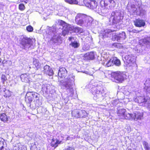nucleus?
Masks as SVG:
<instances>
[{"label": "nucleus", "instance_id": "15", "mask_svg": "<svg viewBox=\"0 0 150 150\" xmlns=\"http://www.w3.org/2000/svg\"><path fill=\"white\" fill-rule=\"evenodd\" d=\"M125 58L128 64L134 63L135 62L136 57L133 54H129L127 55L125 57Z\"/></svg>", "mask_w": 150, "mask_h": 150}, {"label": "nucleus", "instance_id": "19", "mask_svg": "<svg viewBox=\"0 0 150 150\" xmlns=\"http://www.w3.org/2000/svg\"><path fill=\"white\" fill-rule=\"evenodd\" d=\"M67 71L65 68L62 67L58 70V75L59 76L63 78L67 75Z\"/></svg>", "mask_w": 150, "mask_h": 150}, {"label": "nucleus", "instance_id": "20", "mask_svg": "<svg viewBox=\"0 0 150 150\" xmlns=\"http://www.w3.org/2000/svg\"><path fill=\"white\" fill-rule=\"evenodd\" d=\"M44 72L49 76H51L54 74V72L52 69L49 66L46 65L44 67Z\"/></svg>", "mask_w": 150, "mask_h": 150}, {"label": "nucleus", "instance_id": "7", "mask_svg": "<svg viewBox=\"0 0 150 150\" xmlns=\"http://www.w3.org/2000/svg\"><path fill=\"white\" fill-rule=\"evenodd\" d=\"M47 37L49 38H51L50 41L52 43L59 42L61 41V37L56 32V29L54 28H50L47 31Z\"/></svg>", "mask_w": 150, "mask_h": 150}, {"label": "nucleus", "instance_id": "35", "mask_svg": "<svg viewBox=\"0 0 150 150\" xmlns=\"http://www.w3.org/2000/svg\"><path fill=\"white\" fill-rule=\"evenodd\" d=\"M92 0H84L83 3L85 6L90 8V6L91 5V3Z\"/></svg>", "mask_w": 150, "mask_h": 150}, {"label": "nucleus", "instance_id": "28", "mask_svg": "<svg viewBox=\"0 0 150 150\" xmlns=\"http://www.w3.org/2000/svg\"><path fill=\"white\" fill-rule=\"evenodd\" d=\"M71 114L72 116L77 118L81 117L80 110L76 109L73 110Z\"/></svg>", "mask_w": 150, "mask_h": 150}, {"label": "nucleus", "instance_id": "48", "mask_svg": "<svg viewBox=\"0 0 150 150\" xmlns=\"http://www.w3.org/2000/svg\"><path fill=\"white\" fill-rule=\"evenodd\" d=\"M3 142L0 141V150H4L3 146Z\"/></svg>", "mask_w": 150, "mask_h": 150}, {"label": "nucleus", "instance_id": "21", "mask_svg": "<svg viewBox=\"0 0 150 150\" xmlns=\"http://www.w3.org/2000/svg\"><path fill=\"white\" fill-rule=\"evenodd\" d=\"M135 25L137 27H141L144 26L145 25L144 21L139 19H136L134 22Z\"/></svg>", "mask_w": 150, "mask_h": 150}, {"label": "nucleus", "instance_id": "33", "mask_svg": "<svg viewBox=\"0 0 150 150\" xmlns=\"http://www.w3.org/2000/svg\"><path fill=\"white\" fill-rule=\"evenodd\" d=\"M0 119L4 122L8 121V118L5 114L3 113L1 114L0 116Z\"/></svg>", "mask_w": 150, "mask_h": 150}, {"label": "nucleus", "instance_id": "6", "mask_svg": "<svg viewBox=\"0 0 150 150\" xmlns=\"http://www.w3.org/2000/svg\"><path fill=\"white\" fill-rule=\"evenodd\" d=\"M21 47L23 49L28 51L33 48V41L30 38L25 35L22 36L20 39Z\"/></svg>", "mask_w": 150, "mask_h": 150}, {"label": "nucleus", "instance_id": "38", "mask_svg": "<svg viewBox=\"0 0 150 150\" xmlns=\"http://www.w3.org/2000/svg\"><path fill=\"white\" fill-rule=\"evenodd\" d=\"M80 115H81L80 117H85L87 116V113L85 110H80Z\"/></svg>", "mask_w": 150, "mask_h": 150}, {"label": "nucleus", "instance_id": "49", "mask_svg": "<svg viewBox=\"0 0 150 150\" xmlns=\"http://www.w3.org/2000/svg\"><path fill=\"white\" fill-rule=\"evenodd\" d=\"M113 46L118 48H120L121 47V45L119 44H115L113 45Z\"/></svg>", "mask_w": 150, "mask_h": 150}, {"label": "nucleus", "instance_id": "44", "mask_svg": "<svg viewBox=\"0 0 150 150\" xmlns=\"http://www.w3.org/2000/svg\"><path fill=\"white\" fill-rule=\"evenodd\" d=\"M35 103L36 106L37 107L41 105L42 104L41 101L39 100V98L37 99L35 101Z\"/></svg>", "mask_w": 150, "mask_h": 150}, {"label": "nucleus", "instance_id": "3", "mask_svg": "<svg viewBox=\"0 0 150 150\" xmlns=\"http://www.w3.org/2000/svg\"><path fill=\"white\" fill-rule=\"evenodd\" d=\"M74 78V75L70 74L64 81L60 82V86L66 89L68 95L71 97L73 96L74 94L73 87L75 85Z\"/></svg>", "mask_w": 150, "mask_h": 150}, {"label": "nucleus", "instance_id": "40", "mask_svg": "<svg viewBox=\"0 0 150 150\" xmlns=\"http://www.w3.org/2000/svg\"><path fill=\"white\" fill-rule=\"evenodd\" d=\"M147 101L145 103V105L144 106L147 107L148 108L150 109V98L149 97L148 98L146 99Z\"/></svg>", "mask_w": 150, "mask_h": 150}, {"label": "nucleus", "instance_id": "1", "mask_svg": "<svg viewBox=\"0 0 150 150\" xmlns=\"http://www.w3.org/2000/svg\"><path fill=\"white\" fill-rule=\"evenodd\" d=\"M86 88L90 89L93 95V99L97 101H101L103 99L102 93L105 92V88L102 85H98V83L91 81L86 86Z\"/></svg>", "mask_w": 150, "mask_h": 150}, {"label": "nucleus", "instance_id": "11", "mask_svg": "<svg viewBox=\"0 0 150 150\" xmlns=\"http://www.w3.org/2000/svg\"><path fill=\"white\" fill-rule=\"evenodd\" d=\"M100 3L102 5H103L104 7H106L108 8L112 9L115 5V2L113 0H101Z\"/></svg>", "mask_w": 150, "mask_h": 150}, {"label": "nucleus", "instance_id": "8", "mask_svg": "<svg viewBox=\"0 0 150 150\" xmlns=\"http://www.w3.org/2000/svg\"><path fill=\"white\" fill-rule=\"evenodd\" d=\"M60 24L63 27L62 34L64 36L69 33H71V32H78L79 31V28H74L72 25L67 24L62 21H61Z\"/></svg>", "mask_w": 150, "mask_h": 150}, {"label": "nucleus", "instance_id": "16", "mask_svg": "<svg viewBox=\"0 0 150 150\" xmlns=\"http://www.w3.org/2000/svg\"><path fill=\"white\" fill-rule=\"evenodd\" d=\"M106 8V7H104L103 5H101L100 4V6L97 5L94 11L100 14V13H104L106 12V10H107Z\"/></svg>", "mask_w": 150, "mask_h": 150}, {"label": "nucleus", "instance_id": "43", "mask_svg": "<svg viewBox=\"0 0 150 150\" xmlns=\"http://www.w3.org/2000/svg\"><path fill=\"white\" fill-rule=\"evenodd\" d=\"M89 48L90 47L89 45L86 44L83 46L82 48V50H83V51H86L88 50Z\"/></svg>", "mask_w": 150, "mask_h": 150}, {"label": "nucleus", "instance_id": "37", "mask_svg": "<svg viewBox=\"0 0 150 150\" xmlns=\"http://www.w3.org/2000/svg\"><path fill=\"white\" fill-rule=\"evenodd\" d=\"M65 1L70 4H77L78 1L77 0H64Z\"/></svg>", "mask_w": 150, "mask_h": 150}, {"label": "nucleus", "instance_id": "5", "mask_svg": "<svg viewBox=\"0 0 150 150\" xmlns=\"http://www.w3.org/2000/svg\"><path fill=\"white\" fill-rule=\"evenodd\" d=\"M76 23L80 25L88 27L91 25L93 19L89 16L83 13H78L75 17Z\"/></svg>", "mask_w": 150, "mask_h": 150}, {"label": "nucleus", "instance_id": "54", "mask_svg": "<svg viewBox=\"0 0 150 150\" xmlns=\"http://www.w3.org/2000/svg\"><path fill=\"white\" fill-rule=\"evenodd\" d=\"M2 86H3V85H2V86H1V85H0V89H2V90H1L2 91H3L2 88H3L2 87Z\"/></svg>", "mask_w": 150, "mask_h": 150}, {"label": "nucleus", "instance_id": "29", "mask_svg": "<svg viewBox=\"0 0 150 150\" xmlns=\"http://www.w3.org/2000/svg\"><path fill=\"white\" fill-rule=\"evenodd\" d=\"M145 87L147 92L150 93V79H147L145 83Z\"/></svg>", "mask_w": 150, "mask_h": 150}, {"label": "nucleus", "instance_id": "13", "mask_svg": "<svg viewBox=\"0 0 150 150\" xmlns=\"http://www.w3.org/2000/svg\"><path fill=\"white\" fill-rule=\"evenodd\" d=\"M126 38V35L125 33L124 32H121L117 35H113L112 39L113 40H116L118 42H120L121 40L125 39Z\"/></svg>", "mask_w": 150, "mask_h": 150}, {"label": "nucleus", "instance_id": "17", "mask_svg": "<svg viewBox=\"0 0 150 150\" xmlns=\"http://www.w3.org/2000/svg\"><path fill=\"white\" fill-rule=\"evenodd\" d=\"M131 119L134 120H137L138 119H141L143 117L142 114L139 112H136L133 114H130Z\"/></svg>", "mask_w": 150, "mask_h": 150}, {"label": "nucleus", "instance_id": "41", "mask_svg": "<svg viewBox=\"0 0 150 150\" xmlns=\"http://www.w3.org/2000/svg\"><path fill=\"white\" fill-rule=\"evenodd\" d=\"M42 90L43 93H47L48 92V87L46 85H43L42 87Z\"/></svg>", "mask_w": 150, "mask_h": 150}, {"label": "nucleus", "instance_id": "2", "mask_svg": "<svg viewBox=\"0 0 150 150\" xmlns=\"http://www.w3.org/2000/svg\"><path fill=\"white\" fill-rule=\"evenodd\" d=\"M142 4L140 1L130 0L127 5V8L131 14L142 16L145 13V11L142 7Z\"/></svg>", "mask_w": 150, "mask_h": 150}, {"label": "nucleus", "instance_id": "36", "mask_svg": "<svg viewBox=\"0 0 150 150\" xmlns=\"http://www.w3.org/2000/svg\"><path fill=\"white\" fill-rule=\"evenodd\" d=\"M143 145L145 150H150V147L147 142L145 141L143 142Z\"/></svg>", "mask_w": 150, "mask_h": 150}, {"label": "nucleus", "instance_id": "42", "mask_svg": "<svg viewBox=\"0 0 150 150\" xmlns=\"http://www.w3.org/2000/svg\"><path fill=\"white\" fill-rule=\"evenodd\" d=\"M1 82L2 83L3 85H4V82L7 80V78L6 76L4 74H2L1 76Z\"/></svg>", "mask_w": 150, "mask_h": 150}, {"label": "nucleus", "instance_id": "10", "mask_svg": "<svg viewBox=\"0 0 150 150\" xmlns=\"http://www.w3.org/2000/svg\"><path fill=\"white\" fill-rule=\"evenodd\" d=\"M117 114L120 119H130L131 118L130 114L126 112L125 109L124 108L118 110Z\"/></svg>", "mask_w": 150, "mask_h": 150}, {"label": "nucleus", "instance_id": "32", "mask_svg": "<svg viewBox=\"0 0 150 150\" xmlns=\"http://www.w3.org/2000/svg\"><path fill=\"white\" fill-rule=\"evenodd\" d=\"M33 64L37 69H39L41 67V64L38 60H34L33 61Z\"/></svg>", "mask_w": 150, "mask_h": 150}, {"label": "nucleus", "instance_id": "4", "mask_svg": "<svg viewBox=\"0 0 150 150\" xmlns=\"http://www.w3.org/2000/svg\"><path fill=\"white\" fill-rule=\"evenodd\" d=\"M123 18V14L120 10L113 11L108 18V24L110 25H116L120 23Z\"/></svg>", "mask_w": 150, "mask_h": 150}, {"label": "nucleus", "instance_id": "14", "mask_svg": "<svg viewBox=\"0 0 150 150\" xmlns=\"http://www.w3.org/2000/svg\"><path fill=\"white\" fill-rule=\"evenodd\" d=\"M149 97H145L144 96H137L134 99V101L140 104L141 105L144 106L145 103L147 101L146 99Z\"/></svg>", "mask_w": 150, "mask_h": 150}, {"label": "nucleus", "instance_id": "47", "mask_svg": "<svg viewBox=\"0 0 150 150\" xmlns=\"http://www.w3.org/2000/svg\"><path fill=\"white\" fill-rule=\"evenodd\" d=\"M19 8L20 10H23L25 8V6L23 4H21L19 5Z\"/></svg>", "mask_w": 150, "mask_h": 150}, {"label": "nucleus", "instance_id": "46", "mask_svg": "<svg viewBox=\"0 0 150 150\" xmlns=\"http://www.w3.org/2000/svg\"><path fill=\"white\" fill-rule=\"evenodd\" d=\"M128 30L130 32H132L134 33H137L139 32V31L138 30H137L135 29H128Z\"/></svg>", "mask_w": 150, "mask_h": 150}, {"label": "nucleus", "instance_id": "56", "mask_svg": "<svg viewBox=\"0 0 150 150\" xmlns=\"http://www.w3.org/2000/svg\"><path fill=\"white\" fill-rule=\"evenodd\" d=\"M1 52V49L0 48V53Z\"/></svg>", "mask_w": 150, "mask_h": 150}, {"label": "nucleus", "instance_id": "50", "mask_svg": "<svg viewBox=\"0 0 150 150\" xmlns=\"http://www.w3.org/2000/svg\"><path fill=\"white\" fill-rule=\"evenodd\" d=\"M64 99V102L65 103H67L69 100L68 98L67 97L66 98H65Z\"/></svg>", "mask_w": 150, "mask_h": 150}, {"label": "nucleus", "instance_id": "18", "mask_svg": "<svg viewBox=\"0 0 150 150\" xmlns=\"http://www.w3.org/2000/svg\"><path fill=\"white\" fill-rule=\"evenodd\" d=\"M95 54L94 52H88L84 54L83 57L85 59L92 60L95 58Z\"/></svg>", "mask_w": 150, "mask_h": 150}, {"label": "nucleus", "instance_id": "55", "mask_svg": "<svg viewBox=\"0 0 150 150\" xmlns=\"http://www.w3.org/2000/svg\"><path fill=\"white\" fill-rule=\"evenodd\" d=\"M110 150H115V149H111Z\"/></svg>", "mask_w": 150, "mask_h": 150}, {"label": "nucleus", "instance_id": "45", "mask_svg": "<svg viewBox=\"0 0 150 150\" xmlns=\"http://www.w3.org/2000/svg\"><path fill=\"white\" fill-rule=\"evenodd\" d=\"M26 30L28 31L31 32L33 31V28L31 25H29L27 27Z\"/></svg>", "mask_w": 150, "mask_h": 150}, {"label": "nucleus", "instance_id": "34", "mask_svg": "<svg viewBox=\"0 0 150 150\" xmlns=\"http://www.w3.org/2000/svg\"><path fill=\"white\" fill-rule=\"evenodd\" d=\"M112 73L109 71H105L104 72L105 76L107 77L110 78L112 77Z\"/></svg>", "mask_w": 150, "mask_h": 150}, {"label": "nucleus", "instance_id": "27", "mask_svg": "<svg viewBox=\"0 0 150 150\" xmlns=\"http://www.w3.org/2000/svg\"><path fill=\"white\" fill-rule=\"evenodd\" d=\"M61 142V141H60L58 139L53 138L51 142V146L54 148H56L58 144H60Z\"/></svg>", "mask_w": 150, "mask_h": 150}, {"label": "nucleus", "instance_id": "30", "mask_svg": "<svg viewBox=\"0 0 150 150\" xmlns=\"http://www.w3.org/2000/svg\"><path fill=\"white\" fill-rule=\"evenodd\" d=\"M144 43H139L140 44L143 45L145 44L148 45L150 47V37H148L142 40Z\"/></svg>", "mask_w": 150, "mask_h": 150}, {"label": "nucleus", "instance_id": "26", "mask_svg": "<svg viewBox=\"0 0 150 150\" xmlns=\"http://www.w3.org/2000/svg\"><path fill=\"white\" fill-rule=\"evenodd\" d=\"M73 38L72 37H70L69 38V40L70 41H71V42L70 44V45L74 48H78L80 46V44L79 43L76 41H72L71 40Z\"/></svg>", "mask_w": 150, "mask_h": 150}, {"label": "nucleus", "instance_id": "9", "mask_svg": "<svg viewBox=\"0 0 150 150\" xmlns=\"http://www.w3.org/2000/svg\"><path fill=\"white\" fill-rule=\"evenodd\" d=\"M121 64L120 61L116 57H113L108 61H104L102 64L106 67H109L112 66L114 64L119 66Z\"/></svg>", "mask_w": 150, "mask_h": 150}, {"label": "nucleus", "instance_id": "31", "mask_svg": "<svg viewBox=\"0 0 150 150\" xmlns=\"http://www.w3.org/2000/svg\"><path fill=\"white\" fill-rule=\"evenodd\" d=\"M91 5L90 6V8L94 11L97 6V3L95 0H92Z\"/></svg>", "mask_w": 150, "mask_h": 150}, {"label": "nucleus", "instance_id": "24", "mask_svg": "<svg viewBox=\"0 0 150 150\" xmlns=\"http://www.w3.org/2000/svg\"><path fill=\"white\" fill-rule=\"evenodd\" d=\"M2 87L3 88H2L3 91L4 92V96L6 97H9L11 96V93L10 91L7 90L6 89V86L3 85V86H2Z\"/></svg>", "mask_w": 150, "mask_h": 150}, {"label": "nucleus", "instance_id": "25", "mask_svg": "<svg viewBox=\"0 0 150 150\" xmlns=\"http://www.w3.org/2000/svg\"><path fill=\"white\" fill-rule=\"evenodd\" d=\"M32 95L30 92H28L26 93L25 98V101L27 103H30L33 100Z\"/></svg>", "mask_w": 150, "mask_h": 150}, {"label": "nucleus", "instance_id": "52", "mask_svg": "<svg viewBox=\"0 0 150 150\" xmlns=\"http://www.w3.org/2000/svg\"><path fill=\"white\" fill-rule=\"evenodd\" d=\"M66 150H75L74 148L69 147Z\"/></svg>", "mask_w": 150, "mask_h": 150}, {"label": "nucleus", "instance_id": "51", "mask_svg": "<svg viewBox=\"0 0 150 150\" xmlns=\"http://www.w3.org/2000/svg\"><path fill=\"white\" fill-rule=\"evenodd\" d=\"M36 148V147L35 146H32L30 148V150H36L37 149Z\"/></svg>", "mask_w": 150, "mask_h": 150}, {"label": "nucleus", "instance_id": "53", "mask_svg": "<svg viewBox=\"0 0 150 150\" xmlns=\"http://www.w3.org/2000/svg\"><path fill=\"white\" fill-rule=\"evenodd\" d=\"M27 1L28 0H21V2H24L26 3L27 2Z\"/></svg>", "mask_w": 150, "mask_h": 150}, {"label": "nucleus", "instance_id": "39", "mask_svg": "<svg viewBox=\"0 0 150 150\" xmlns=\"http://www.w3.org/2000/svg\"><path fill=\"white\" fill-rule=\"evenodd\" d=\"M31 94H32V97L33 98H35L36 100L37 99L39 98L38 96H39V95L37 93L34 92H30Z\"/></svg>", "mask_w": 150, "mask_h": 150}, {"label": "nucleus", "instance_id": "22", "mask_svg": "<svg viewBox=\"0 0 150 150\" xmlns=\"http://www.w3.org/2000/svg\"><path fill=\"white\" fill-rule=\"evenodd\" d=\"M20 78L22 82L28 83L30 81V78L29 76L27 74H24L20 76Z\"/></svg>", "mask_w": 150, "mask_h": 150}, {"label": "nucleus", "instance_id": "12", "mask_svg": "<svg viewBox=\"0 0 150 150\" xmlns=\"http://www.w3.org/2000/svg\"><path fill=\"white\" fill-rule=\"evenodd\" d=\"M125 74L120 71H117L112 73V78L117 81V82H122L124 80Z\"/></svg>", "mask_w": 150, "mask_h": 150}, {"label": "nucleus", "instance_id": "23", "mask_svg": "<svg viewBox=\"0 0 150 150\" xmlns=\"http://www.w3.org/2000/svg\"><path fill=\"white\" fill-rule=\"evenodd\" d=\"M117 30H112L111 29H106L104 31V33L103 34V38L108 37V35L110 34V33L115 31Z\"/></svg>", "mask_w": 150, "mask_h": 150}]
</instances>
